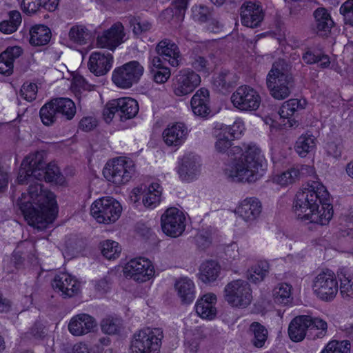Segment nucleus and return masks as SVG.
<instances>
[{
	"mask_svg": "<svg viewBox=\"0 0 353 353\" xmlns=\"http://www.w3.org/2000/svg\"><path fill=\"white\" fill-rule=\"evenodd\" d=\"M22 53V49L21 47L15 46H10L6 48V50L1 53V58L6 57L11 61L13 64L14 61L18 58Z\"/></svg>",
	"mask_w": 353,
	"mask_h": 353,
	"instance_id": "60",
	"label": "nucleus"
},
{
	"mask_svg": "<svg viewBox=\"0 0 353 353\" xmlns=\"http://www.w3.org/2000/svg\"><path fill=\"white\" fill-rule=\"evenodd\" d=\"M201 167L200 157L193 153H189L185 154L181 159L177 172L182 181L190 182L196 179L200 174Z\"/></svg>",
	"mask_w": 353,
	"mask_h": 353,
	"instance_id": "16",
	"label": "nucleus"
},
{
	"mask_svg": "<svg viewBox=\"0 0 353 353\" xmlns=\"http://www.w3.org/2000/svg\"><path fill=\"white\" fill-rule=\"evenodd\" d=\"M152 72L154 81L157 83H164L170 77V70L168 67L152 69Z\"/></svg>",
	"mask_w": 353,
	"mask_h": 353,
	"instance_id": "57",
	"label": "nucleus"
},
{
	"mask_svg": "<svg viewBox=\"0 0 353 353\" xmlns=\"http://www.w3.org/2000/svg\"><path fill=\"white\" fill-rule=\"evenodd\" d=\"M113 57L111 54L94 52L90 56L88 67L96 76H102L111 69Z\"/></svg>",
	"mask_w": 353,
	"mask_h": 353,
	"instance_id": "23",
	"label": "nucleus"
},
{
	"mask_svg": "<svg viewBox=\"0 0 353 353\" xmlns=\"http://www.w3.org/2000/svg\"><path fill=\"white\" fill-rule=\"evenodd\" d=\"M103 349L99 345H94L90 348L85 343H79L74 345V353H102Z\"/></svg>",
	"mask_w": 353,
	"mask_h": 353,
	"instance_id": "58",
	"label": "nucleus"
},
{
	"mask_svg": "<svg viewBox=\"0 0 353 353\" xmlns=\"http://www.w3.org/2000/svg\"><path fill=\"white\" fill-rule=\"evenodd\" d=\"M232 139H229L228 136H225V133L221 132L218 135V139L215 143V148L219 152H225L228 150L229 156H234L233 154H230V149L234 146L231 144Z\"/></svg>",
	"mask_w": 353,
	"mask_h": 353,
	"instance_id": "50",
	"label": "nucleus"
},
{
	"mask_svg": "<svg viewBox=\"0 0 353 353\" xmlns=\"http://www.w3.org/2000/svg\"><path fill=\"white\" fill-rule=\"evenodd\" d=\"M215 233V230L211 227L199 231L195 237L197 245L202 249L209 247L212 243Z\"/></svg>",
	"mask_w": 353,
	"mask_h": 353,
	"instance_id": "48",
	"label": "nucleus"
},
{
	"mask_svg": "<svg viewBox=\"0 0 353 353\" xmlns=\"http://www.w3.org/2000/svg\"><path fill=\"white\" fill-rule=\"evenodd\" d=\"M321 208L319 205L313 210L305 216L302 220L309 221L320 225H325L329 223L333 216L332 206L327 201L321 202Z\"/></svg>",
	"mask_w": 353,
	"mask_h": 353,
	"instance_id": "30",
	"label": "nucleus"
},
{
	"mask_svg": "<svg viewBox=\"0 0 353 353\" xmlns=\"http://www.w3.org/2000/svg\"><path fill=\"white\" fill-rule=\"evenodd\" d=\"M21 6L28 14H34L42 7L41 0H23Z\"/></svg>",
	"mask_w": 353,
	"mask_h": 353,
	"instance_id": "59",
	"label": "nucleus"
},
{
	"mask_svg": "<svg viewBox=\"0 0 353 353\" xmlns=\"http://www.w3.org/2000/svg\"><path fill=\"white\" fill-rule=\"evenodd\" d=\"M216 296L207 293L199 299L195 305L196 312L202 319H213L216 315Z\"/></svg>",
	"mask_w": 353,
	"mask_h": 353,
	"instance_id": "26",
	"label": "nucleus"
},
{
	"mask_svg": "<svg viewBox=\"0 0 353 353\" xmlns=\"http://www.w3.org/2000/svg\"><path fill=\"white\" fill-rule=\"evenodd\" d=\"M134 173L133 162L121 157L108 161L103 170L104 177L116 185L128 183Z\"/></svg>",
	"mask_w": 353,
	"mask_h": 353,
	"instance_id": "6",
	"label": "nucleus"
},
{
	"mask_svg": "<svg viewBox=\"0 0 353 353\" xmlns=\"http://www.w3.org/2000/svg\"><path fill=\"white\" fill-rule=\"evenodd\" d=\"M225 253L228 259L232 261H236L241 259L238 245L235 243L227 246Z\"/></svg>",
	"mask_w": 353,
	"mask_h": 353,
	"instance_id": "62",
	"label": "nucleus"
},
{
	"mask_svg": "<svg viewBox=\"0 0 353 353\" xmlns=\"http://www.w3.org/2000/svg\"><path fill=\"white\" fill-rule=\"evenodd\" d=\"M161 225L164 234L168 236L176 238L185 231L186 217L178 208H170L161 215Z\"/></svg>",
	"mask_w": 353,
	"mask_h": 353,
	"instance_id": "12",
	"label": "nucleus"
},
{
	"mask_svg": "<svg viewBox=\"0 0 353 353\" xmlns=\"http://www.w3.org/2000/svg\"><path fill=\"white\" fill-rule=\"evenodd\" d=\"M336 279L340 282V293L343 299L353 298V270L341 267L336 272Z\"/></svg>",
	"mask_w": 353,
	"mask_h": 353,
	"instance_id": "31",
	"label": "nucleus"
},
{
	"mask_svg": "<svg viewBox=\"0 0 353 353\" xmlns=\"http://www.w3.org/2000/svg\"><path fill=\"white\" fill-rule=\"evenodd\" d=\"M329 196V192L321 183L312 181L296 194L294 212L299 219H303L316 210L321 202L327 201Z\"/></svg>",
	"mask_w": 353,
	"mask_h": 353,
	"instance_id": "3",
	"label": "nucleus"
},
{
	"mask_svg": "<svg viewBox=\"0 0 353 353\" xmlns=\"http://www.w3.org/2000/svg\"><path fill=\"white\" fill-rule=\"evenodd\" d=\"M162 332L159 328L145 327L133 335L131 353H159Z\"/></svg>",
	"mask_w": 353,
	"mask_h": 353,
	"instance_id": "5",
	"label": "nucleus"
},
{
	"mask_svg": "<svg viewBox=\"0 0 353 353\" xmlns=\"http://www.w3.org/2000/svg\"><path fill=\"white\" fill-rule=\"evenodd\" d=\"M162 187L159 183H152L149 186L139 187L132 190V194L139 196L137 200H142L143 205L147 208H156L161 201Z\"/></svg>",
	"mask_w": 353,
	"mask_h": 353,
	"instance_id": "19",
	"label": "nucleus"
},
{
	"mask_svg": "<svg viewBox=\"0 0 353 353\" xmlns=\"http://www.w3.org/2000/svg\"><path fill=\"white\" fill-rule=\"evenodd\" d=\"M119 319L106 318L101 321V330L105 334H114L119 330Z\"/></svg>",
	"mask_w": 353,
	"mask_h": 353,
	"instance_id": "54",
	"label": "nucleus"
},
{
	"mask_svg": "<svg viewBox=\"0 0 353 353\" xmlns=\"http://www.w3.org/2000/svg\"><path fill=\"white\" fill-rule=\"evenodd\" d=\"M231 102L234 108L241 111L256 110L261 104L258 92L249 85H241L232 93Z\"/></svg>",
	"mask_w": 353,
	"mask_h": 353,
	"instance_id": "13",
	"label": "nucleus"
},
{
	"mask_svg": "<svg viewBox=\"0 0 353 353\" xmlns=\"http://www.w3.org/2000/svg\"><path fill=\"white\" fill-rule=\"evenodd\" d=\"M245 130L243 123L241 121H235L232 125L221 128V132L225 133L229 139L233 140L241 137Z\"/></svg>",
	"mask_w": 353,
	"mask_h": 353,
	"instance_id": "49",
	"label": "nucleus"
},
{
	"mask_svg": "<svg viewBox=\"0 0 353 353\" xmlns=\"http://www.w3.org/2000/svg\"><path fill=\"white\" fill-rule=\"evenodd\" d=\"M272 296L275 303L287 305L292 300V286L285 283H279L274 287Z\"/></svg>",
	"mask_w": 353,
	"mask_h": 353,
	"instance_id": "41",
	"label": "nucleus"
},
{
	"mask_svg": "<svg viewBox=\"0 0 353 353\" xmlns=\"http://www.w3.org/2000/svg\"><path fill=\"white\" fill-rule=\"evenodd\" d=\"M241 21L244 26L254 28L263 20L264 14L259 3L248 1L241 7Z\"/></svg>",
	"mask_w": 353,
	"mask_h": 353,
	"instance_id": "20",
	"label": "nucleus"
},
{
	"mask_svg": "<svg viewBox=\"0 0 353 353\" xmlns=\"http://www.w3.org/2000/svg\"><path fill=\"white\" fill-rule=\"evenodd\" d=\"M37 85L32 83H24L21 88V96L28 101L35 99L37 94Z\"/></svg>",
	"mask_w": 353,
	"mask_h": 353,
	"instance_id": "52",
	"label": "nucleus"
},
{
	"mask_svg": "<svg viewBox=\"0 0 353 353\" xmlns=\"http://www.w3.org/2000/svg\"><path fill=\"white\" fill-rule=\"evenodd\" d=\"M269 270V263L265 260L259 261L248 270L247 278L255 283L261 282L268 275Z\"/></svg>",
	"mask_w": 353,
	"mask_h": 353,
	"instance_id": "36",
	"label": "nucleus"
},
{
	"mask_svg": "<svg viewBox=\"0 0 353 353\" xmlns=\"http://www.w3.org/2000/svg\"><path fill=\"white\" fill-rule=\"evenodd\" d=\"M201 83V77L191 70H183L173 80L172 90L177 97L192 93Z\"/></svg>",
	"mask_w": 353,
	"mask_h": 353,
	"instance_id": "15",
	"label": "nucleus"
},
{
	"mask_svg": "<svg viewBox=\"0 0 353 353\" xmlns=\"http://www.w3.org/2000/svg\"><path fill=\"white\" fill-rule=\"evenodd\" d=\"M144 72L143 66L137 61H131L116 68L112 80L119 88L126 89L137 83Z\"/></svg>",
	"mask_w": 353,
	"mask_h": 353,
	"instance_id": "10",
	"label": "nucleus"
},
{
	"mask_svg": "<svg viewBox=\"0 0 353 353\" xmlns=\"http://www.w3.org/2000/svg\"><path fill=\"white\" fill-rule=\"evenodd\" d=\"M116 113L119 114L117 99L110 101L106 104L103 112L105 121L107 123H110L114 118Z\"/></svg>",
	"mask_w": 353,
	"mask_h": 353,
	"instance_id": "56",
	"label": "nucleus"
},
{
	"mask_svg": "<svg viewBox=\"0 0 353 353\" xmlns=\"http://www.w3.org/2000/svg\"><path fill=\"white\" fill-rule=\"evenodd\" d=\"M252 332V344L256 347H261L265 345L268 339V330L265 327L259 323H252L250 328Z\"/></svg>",
	"mask_w": 353,
	"mask_h": 353,
	"instance_id": "43",
	"label": "nucleus"
},
{
	"mask_svg": "<svg viewBox=\"0 0 353 353\" xmlns=\"http://www.w3.org/2000/svg\"><path fill=\"white\" fill-rule=\"evenodd\" d=\"M208 8L205 6H196L193 9L194 17L201 22L205 21L208 19Z\"/></svg>",
	"mask_w": 353,
	"mask_h": 353,
	"instance_id": "64",
	"label": "nucleus"
},
{
	"mask_svg": "<svg viewBox=\"0 0 353 353\" xmlns=\"http://www.w3.org/2000/svg\"><path fill=\"white\" fill-rule=\"evenodd\" d=\"M262 205L259 200L254 197H248L239 202L235 213L244 221L252 223L260 216Z\"/></svg>",
	"mask_w": 353,
	"mask_h": 353,
	"instance_id": "21",
	"label": "nucleus"
},
{
	"mask_svg": "<svg viewBox=\"0 0 353 353\" xmlns=\"http://www.w3.org/2000/svg\"><path fill=\"white\" fill-rule=\"evenodd\" d=\"M30 43L36 46L47 44L51 38V31L44 25H36L30 30Z\"/></svg>",
	"mask_w": 353,
	"mask_h": 353,
	"instance_id": "35",
	"label": "nucleus"
},
{
	"mask_svg": "<svg viewBox=\"0 0 353 353\" xmlns=\"http://www.w3.org/2000/svg\"><path fill=\"white\" fill-rule=\"evenodd\" d=\"M96 325L93 317L87 314H80L71 319L68 330L72 335L81 336L90 332Z\"/></svg>",
	"mask_w": 353,
	"mask_h": 353,
	"instance_id": "24",
	"label": "nucleus"
},
{
	"mask_svg": "<svg viewBox=\"0 0 353 353\" xmlns=\"http://www.w3.org/2000/svg\"><path fill=\"white\" fill-rule=\"evenodd\" d=\"M310 321L309 315H300L292 320L288 327V334L292 341L300 342L305 339Z\"/></svg>",
	"mask_w": 353,
	"mask_h": 353,
	"instance_id": "29",
	"label": "nucleus"
},
{
	"mask_svg": "<svg viewBox=\"0 0 353 353\" xmlns=\"http://www.w3.org/2000/svg\"><path fill=\"white\" fill-rule=\"evenodd\" d=\"M97 125V121L92 117H85L81 119L79 122V127L83 131H90L93 130Z\"/></svg>",
	"mask_w": 353,
	"mask_h": 353,
	"instance_id": "63",
	"label": "nucleus"
},
{
	"mask_svg": "<svg viewBox=\"0 0 353 353\" xmlns=\"http://www.w3.org/2000/svg\"><path fill=\"white\" fill-rule=\"evenodd\" d=\"M126 40V34L123 24L114 23L111 27L102 32L98 33L96 43L99 48L114 51Z\"/></svg>",
	"mask_w": 353,
	"mask_h": 353,
	"instance_id": "14",
	"label": "nucleus"
},
{
	"mask_svg": "<svg viewBox=\"0 0 353 353\" xmlns=\"http://www.w3.org/2000/svg\"><path fill=\"white\" fill-rule=\"evenodd\" d=\"M123 272L125 278L144 283L154 277L155 270L151 261L139 257L130 260L124 265Z\"/></svg>",
	"mask_w": 353,
	"mask_h": 353,
	"instance_id": "11",
	"label": "nucleus"
},
{
	"mask_svg": "<svg viewBox=\"0 0 353 353\" xmlns=\"http://www.w3.org/2000/svg\"><path fill=\"white\" fill-rule=\"evenodd\" d=\"M296 172L292 166L285 171L274 174L272 177V181L281 186L291 185L299 180Z\"/></svg>",
	"mask_w": 353,
	"mask_h": 353,
	"instance_id": "45",
	"label": "nucleus"
},
{
	"mask_svg": "<svg viewBox=\"0 0 353 353\" xmlns=\"http://www.w3.org/2000/svg\"><path fill=\"white\" fill-rule=\"evenodd\" d=\"M188 133V128L183 123L168 125L163 132V139L169 146H179L183 143Z\"/></svg>",
	"mask_w": 353,
	"mask_h": 353,
	"instance_id": "22",
	"label": "nucleus"
},
{
	"mask_svg": "<svg viewBox=\"0 0 353 353\" xmlns=\"http://www.w3.org/2000/svg\"><path fill=\"white\" fill-rule=\"evenodd\" d=\"M221 272V266L214 261L203 263L199 269V279L205 283L214 282Z\"/></svg>",
	"mask_w": 353,
	"mask_h": 353,
	"instance_id": "34",
	"label": "nucleus"
},
{
	"mask_svg": "<svg viewBox=\"0 0 353 353\" xmlns=\"http://www.w3.org/2000/svg\"><path fill=\"white\" fill-rule=\"evenodd\" d=\"M57 114H61L68 120L72 119L76 113L74 103L68 98H59L53 99Z\"/></svg>",
	"mask_w": 353,
	"mask_h": 353,
	"instance_id": "40",
	"label": "nucleus"
},
{
	"mask_svg": "<svg viewBox=\"0 0 353 353\" xmlns=\"http://www.w3.org/2000/svg\"><path fill=\"white\" fill-rule=\"evenodd\" d=\"M305 101L299 99H291L285 101L279 110L280 124L285 128L297 125V121L294 118V114L305 108Z\"/></svg>",
	"mask_w": 353,
	"mask_h": 353,
	"instance_id": "18",
	"label": "nucleus"
},
{
	"mask_svg": "<svg viewBox=\"0 0 353 353\" xmlns=\"http://www.w3.org/2000/svg\"><path fill=\"white\" fill-rule=\"evenodd\" d=\"M340 12L346 24L353 26V0H347L340 8Z\"/></svg>",
	"mask_w": 353,
	"mask_h": 353,
	"instance_id": "53",
	"label": "nucleus"
},
{
	"mask_svg": "<svg viewBox=\"0 0 353 353\" xmlns=\"http://www.w3.org/2000/svg\"><path fill=\"white\" fill-rule=\"evenodd\" d=\"M209 98V91L204 88H201L196 92L190 101V105L194 114L205 117L210 114Z\"/></svg>",
	"mask_w": 353,
	"mask_h": 353,
	"instance_id": "27",
	"label": "nucleus"
},
{
	"mask_svg": "<svg viewBox=\"0 0 353 353\" xmlns=\"http://www.w3.org/2000/svg\"><path fill=\"white\" fill-rule=\"evenodd\" d=\"M316 148V139L311 134H302L296 142L295 150L301 157H305Z\"/></svg>",
	"mask_w": 353,
	"mask_h": 353,
	"instance_id": "38",
	"label": "nucleus"
},
{
	"mask_svg": "<svg viewBox=\"0 0 353 353\" xmlns=\"http://www.w3.org/2000/svg\"><path fill=\"white\" fill-rule=\"evenodd\" d=\"M101 254L108 260L115 259L119 256L121 248L119 243L105 240L100 243Z\"/></svg>",
	"mask_w": 353,
	"mask_h": 353,
	"instance_id": "44",
	"label": "nucleus"
},
{
	"mask_svg": "<svg viewBox=\"0 0 353 353\" xmlns=\"http://www.w3.org/2000/svg\"><path fill=\"white\" fill-rule=\"evenodd\" d=\"M302 59L307 64L318 63L321 68H327L330 65V60L328 55L319 51L307 50L303 54Z\"/></svg>",
	"mask_w": 353,
	"mask_h": 353,
	"instance_id": "39",
	"label": "nucleus"
},
{
	"mask_svg": "<svg viewBox=\"0 0 353 353\" xmlns=\"http://www.w3.org/2000/svg\"><path fill=\"white\" fill-rule=\"evenodd\" d=\"M61 183L63 176L57 165H46L41 154L28 155L22 161L17 181L20 184L30 183L28 193H23L17 201L28 224L38 231L46 230L55 220L57 205L54 194L43 188L34 180Z\"/></svg>",
	"mask_w": 353,
	"mask_h": 353,
	"instance_id": "1",
	"label": "nucleus"
},
{
	"mask_svg": "<svg viewBox=\"0 0 353 353\" xmlns=\"http://www.w3.org/2000/svg\"><path fill=\"white\" fill-rule=\"evenodd\" d=\"M54 107L55 105L52 100L41 108L39 112L40 118L45 125H51L56 121L58 114Z\"/></svg>",
	"mask_w": 353,
	"mask_h": 353,
	"instance_id": "46",
	"label": "nucleus"
},
{
	"mask_svg": "<svg viewBox=\"0 0 353 353\" xmlns=\"http://www.w3.org/2000/svg\"><path fill=\"white\" fill-rule=\"evenodd\" d=\"M174 289L183 303L190 304L196 297L195 284L188 277L179 278L174 284Z\"/></svg>",
	"mask_w": 353,
	"mask_h": 353,
	"instance_id": "28",
	"label": "nucleus"
},
{
	"mask_svg": "<svg viewBox=\"0 0 353 353\" xmlns=\"http://www.w3.org/2000/svg\"><path fill=\"white\" fill-rule=\"evenodd\" d=\"M235 82L236 79L234 74L224 70L214 77L212 83L216 89L219 91H223L232 87Z\"/></svg>",
	"mask_w": 353,
	"mask_h": 353,
	"instance_id": "42",
	"label": "nucleus"
},
{
	"mask_svg": "<svg viewBox=\"0 0 353 353\" xmlns=\"http://www.w3.org/2000/svg\"><path fill=\"white\" fill-rule=\"evenodd\" d=\"M317 33L324 36L330 31L334 21L327 10L323 8L316 9L314 12Z\"/></svg>",
	"mask_w": 353,
	"mask_h": 353,
	"instance_id": "33",
	"label": "nucleus"
},
{
	"mask_svg": "<svg viewBox=\"0 0 353 353\" xmlns=\"http://www.w3.org/2000/svg\"><path fill=\"white\" fill-rule=\"evenodd\" d=\"M293 168L297 172L296 175L299 179L303 176H312L315 173L314 168L311 165L296 164L293 165Z\"/></svg>",
	"mask_w": 353,
	"mask_h": 353,
	"instance_id": "61",
	"label": "nucleus"
},
{
	"mask_svg": "<svg viewBox=\"0 0 353 353\" xmlns=\"http://www.w3.org/2000/svg\"><path fill=\"white\" fill-rule=\"evenodd\" d=\"M191 64L192 68L196 70L205 74H208L211 70V66L208 61L201 56H194L192 59Z\"/></svg>",
	"mask_w": 353,
	"mask_h": 353,
	"instance_id": "51",
	"label": "nucleus"
},
{
	"mask_svg": "<svg viewBox=\"0 0 353 353\" xmlns=\"http://www.w3.org/2000/svg\"><path fill=\"white\" fill-rule=\"evenodd\" d=\"M122 207L119 202L110 196L96 200L91 205L92 216L100 223H114L121 216Z\"/></svg>",
	"mask_w": 353,
	"mask_h": 353,
	"instance_id": "7",
	"label": "nucleus"
},
{
	"mask_svg": "<svg viewBox=\"0 0 353 353\" xmlns=\"http://www.w3.org/2000/svg\"><path fill=\"white\" fill-rule=\"evenodd\" d=\"M117 100L121 121L130 119L137 114L139 105L136 100L129 97L120 98Z\"/></svg>",
	"mask_w": 353,
	"mask_h": 353,
	"instance_id": "32",
	"label": "nucleus"
},
{
	"mask_svg": "<svg viewBox=\"0 0 353 353\" xmlns=\"http://www.w3.org/2000/svg\"><path fill=\"white\" fill-rule=\"evenodd\" d=\"M234 158L225 163V176L235 183H254L260 179L267 169V161L259 147L255 144L244 148L234 146L230 149Z\"/></svg>",
	"mask_w": 353,
	"mask_h": 353,
	"instance_id": "2",
	"label": "nucleus"
},
{
	"mask_svg": "<svg viewBox=\"0 0 353 353\" xmlns=\"http://www.w3.org/2000/svg\"><path fill=\"white\" fill-rule=\"evenodd\" d=\"M224 297L232 307H245L250 304L252 299L250 285L244 280H234L225 285Z\"/></svg>",
	"mask_w": 353,
	"mask_h": 353,
	"instance_id": "9",
	"label": "nucleus"
},
{
	"mask_svg": "<svg viewBox=\"0 0 353 353\" xmlns=\"http://www.w3.org/2000/svg\"><path fill=\"white\" fill-rule=\"evenodd\" d=\"M309 319L310 321L307 323L308 336L313 339L324 337L327 330V323L320 318L313 317L310 315H309Z\"/></svg>",
	"mask_w": 353,
	"mask_h": 353,
	"instance_id": "37",
	"label": "nucleus"
},
{
	"mask_svg": "<svg viewBox=\"0 0 353 353\" xmlns=\"http://www.w3.org/2000/svg\"><path fill=\"white\" fill-rule=\"evenodd\" d=\"M130 23L133 27V32L135 34H140L149 30L151 28L150 22L146 20H142L140 18H134L130 21Z\"/></svg>",
	"mask_w": 353,
	"mask_h": 353,
	"instance_id": "55",
	"label": "nucleus"
},
{
	"mask_svg": "<svg viewBox=\"0 0 353 353\" xmlns=\"http://www.w3.org/2000/svg\"><path fill=\"white\" fill-rule=\"evenodd\" d=\"M291 64L280 59L272 64L267 75L266 84L272 97L282 100L290 94L293 88V78L288 74Z\"/></svg>",
	"mask_w": 353,
	"mask_h": 353,
	"instance_id": "4",
	"label": "nucleus"
},
{
	"mask_svg": "<svg viewBox=\"0 0 353 353\" xmlns=\"http://www.w3.org/2000/svg\"><path fill=\"white\" fill-rule=\"evenodd\" d=\"M312 288L319 299L324 301H332L339 291L336 275L329 269L321 271L314 277Z\"/></svg>",
	"mask_w": 353,
	"mask_h": 353,
	"instance_id": "8",
	"label": "nucleus"
},
{
	"mask_svg": "<svg viewBox=\"0 0 353 353\" xmlns=\"http://www.w3.org/2000/svg\"><path fill=\"white\" fill-rule=\"evenodd\" d=\"M68 37L71 41L79 45H83L89 39L90 32L83 26H74L70 28Z\"/></svg>",
	"mask_w": 353,
	"mask_h": 353,
	"instance_id": "47",
	"label": "nucleus"
},
{
	"mask_svg": "<svg viewBox=\"0 0 353 353\" xmlns=\"http://www.w3.org/2000/svg\"><path fill=\"white\" fill-rule=\"evenodd\" d=\"M156 50L164 61L174 67L179 65L181 54L178 46L174 42L169 39L162 40L157 46Z\"/></svg>",
	"mask_w": 353,
	"mask_h": 353,
	"instance_id": "25",
	"label": "nucleus"
},
{
	"mask_svg": "<svg viewBox=\"0 0 353 353\" xmlns=\"http://www.w3.org/2000/svg\"><path fill=\"white\" fill-rule=\"evenodd\" d=\"M53 288L61 293L64 297H72L77 294L81 283L74 276L66 272L57 274L52 283Z\"/></svg>",
	"mask_w": 353,
	"mask_h": 353,
	"instance_id": "17",
	"label": "nucleus"
}]
</instances>
